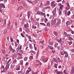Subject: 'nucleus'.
<instances>
[{
  "label": "nucleus",
  "instance_id": "nucleus-14",
  "mask_svg": "<svg viewBox=\"0 0 74 74\" xmlns=\"http://www.w3.org/2000/svg\"><path fill=\"white\" fill-rule=\"evenodd\" d=\"M57 41L60 43H61V42H62V38H60L59 40H58Z\"/></svg>",
  "mask_w": 74,
  "mask_h": 74
},
{
  "label": "nucleus",
  "instance_id": "nucleus-22",
  "mask_svg": "<svg viewBox=\"0 0 74 74\" xmlns=\"http://www.w3.org/2000/svg\"><path fill=\"white\" fill-rule=\"evenodd\" d=\"M18 55L19 56H21V57H22L23 56V55L22 54H21V53H18Z\"/></svg>",
  "mask_w": 74,
  "mask_h": 74
},
{
  "label": "nucleus",
  "instance_id": "nucleus-56",
  "mask_svg": "<svg viewBox=\"0 0 74 74\" xmlns=\"http://www.w3.org/2000/svg\"><path fill=\"white\" fill-rule=\"evenodd\" d=\"M19 7H20V9H21V10H23V7H22V6H20Z\"/></svg>",
  "mask_w": 74,
  "mask_h": 74
},
{
  "label": "nucleus",
  "instance_id": "nucleus-6",
  "mask_svg": "<svg viewBox=\"0 0 74 74\" xmlns=\"http://www.w3.org/2000/svg\"><path fill=\"white\" fill-rule=\"evenodd\" d=\"M64 53V54H65L66 55L65 56V57H66V58H67L68 57V56L69 55H68V53L66 51H63Z\"/></svg>",
  "mask_w": 74,
  "mask_h": 74
},
{
  "label": "nucleus",
  "instance_id": "nucleus-59",
  "mask_svg": "<svg viewBox=\"0 0 74 74\" xmlns=\"http://www.w3.org/2000/svg\"><path fill=\"white\" fill-rule=\"evenodd\" d=\"M17 62V61L16 60H15L14 61H13V63H16V62Z\"/></svg>",
  "mask_w": 74,
  "mask_h": 74
},
{
  "label": "nucleus",
  "instance_id": "nucleus-37",
  "mask_svg": "<svg viewBox=\"0 0 74 74\" xmlns=\"http://www.w3.org/2000/svg\"><path fill=\"white\" fill-rule=\"evenodd\" d=\"M60 53L61 55H64V53H63V52L62 51H61L60 52Z\"/></svg>",
  "mask_w": 74,
  "mask_h": 74
},
{
  "label": "nucleus",
  "instance_id": "nucleus-35",
  "mask_svg": "<svg viewBox=\"0 0 74 74\" xmlns=\"http://www.w3.org/2000/svg\"><path fill=\"white\" fill-rule=\"evenodd\" d=\"M27 70H28V71H29V72H30V71H32V69H30V68H28Z\"/></svg>",
  "mask_w": 74,
  "mask_h": 74
},
{
  "label": "nucleus",
  "instance_id": "nucleus-39",
  "mask_svg": "<svg viewBox=\"0 0 74 74\" xmlns=\"http://www.w3.org/2000/svg\"><path fill=\"white\" fill-rule=\"evenodd\" d=\"M29 72H30L29 71L27 70L26 71V73H25V74H29Z\"/></svg>",
  "mask_w": 74,
  "mask_h": 74
},
{
  "label": "nucleus",
  "instance_id": "nucleus-31",
  "mask_svg": "<svg viewBox=\"0 0 74 74\" xmlns=\"http://www.w3.org/2000/svg\"><path fill=\"white\" fill-rule=\"evenodd\" d=\"M27 60V57H25L24 58V60L25 61H26Z\"/></svg>",
  "mask_w": 74,
  "mask_h": 74
},
{
  "label": "nucleus",
  "instance_id": "nucleus-4",
  "mask_svg": "<svg viewBox=\"0 0 74 74\" xmlns=\"http://www.w3.org/2000/svg\"><path fill=\"white\" fill-rule=\"evenodd\" d=\"M74 67L73 66L71 69V71L70 74H74Z\"/></svg>",
  "mask_w": 74,
  "mask_h": 74
},
{
  "label": "nucleus",
  "instance_id": "nucleus-32",
  "mask_svg": "<svg viewBox=\"0 0 74 74\" xmlns=\"http://www.w3.org/2000/svg\"><path fill=\"white\" fill-rule=\"evenodd\" d=\"M9 49L10 50V51H12V47H11V46H10L9 47Z\"/></svg>",
  "mask_w": 74,
  "mask_h": 74
},
{
  "label": "nucleus",
  "instance_id": "nucleus-55",
  "mask_svg": "<svg viewBox=\"0 0 74 74\" xmlns=\"http://www.w3.org/2000/svg\"><path fill=\"white\" fill-rule=\"evenodd\" d=\"M44 30L45 31H47V27H45L44 28Z\"/></svg>",
  "mask_w": 74,
  "mask_h": 74
},
{
  "label": "nucleus",
  "instance_id": "nucleus-63",
  "mask_svg": "<svg viewBox=\"0 0 74 74\" xmlns=\"http://www.w3.org/2000/svg\"><path fill=\"white\" fill-rule=\"evenodd\" d=\"M71 52H73V53H74V49H72L71 50Z\"/></svg>",
  "mask_w": 74,
  "mask_h": 74
},
{
  "label": "nucleus",
  "instance_id": "nucleus-8",
  "mask_svg": "<svg viewBox=\"0 0 74 74\" xmlns=\"http://www.w3.org/2000/svg\"><path fill=\"white\" fill-rule=\"evenodd\" d=\"M29 27V24H28V23H27L26 24H25L24 25V28H27Z\"/></svg>",
  "mask_w": 74,
  "mask_h": 74
},
{
  "label": "nucleus",
  "instance_id": "nucleus-57",
  "mask_svg": "<svg viewBox=\"0 0 74 74\" xmlns=\"http://www.w3.org/2000/svg\"><path fill=\"white\" fill-rule=\"evenodd\" d=\"M52 18H53V16L51 15L49 17V19H52Z\"/></svg>",
  "mask_w": 74,
  "mask_h": 74
},
{
  "label": "nucleus",
  "instance_id": "nucleus-47",
  "mask_svg": "<svg viewBox=\"0 0 74 74\" xmlns=\"http://www.w3.org/2000/svg\"><path fill=\"white\" fill-rule=\"evenodd\" d=\"M1 73H5L6 72V70H4L3 71H1Z\"/></svg>",
  "mask_w": 74,
  "mask_h": 74
},
{
  "label": "nucleus",
  "instance_id": "nucleus-15",
  "mask_svg": "<svg viewBox=\"0 0 74 74\" xmlns=\"http://www.w3.org/2000/svg\"><path fill=\"white\" fill-rule=\"evenodd\" d=\"M29 48L30 49H33V46H32V45H29Z\"/></svg>",
  "mask_w": 74,
  "mask_h": 74
},
{
  "label": "nucleus",
  "instance_id": "nucleus-17",
  "mask_svg": "<svg viewBox=\"0 0 74 74\" xmlns=\"http://www.w3.org/2000/svg\"><path fill=\"white\" fill-rule=\"evenodd\" d=\"M7 64V65H6V66L5 69L6 70H8V68H9V66H8V64Z\"/></svg>",
  "mask_w": 74,
  "mask_h": 74
},
{
  "label": "nucleus",
  "instance_id": "nucleus-58",
  "mask_svg": "<svg viewBox=\"0 0 74 74\" xmlns=\"http://www.w3.org/2000/svg\"><path fill=\"white\" fill-rule=\"evenodd\" d=\"M41 14L42 15H45V13H43L42 12V14Z\"/></svg>",
  "mask_w": 74,
  "mask_h": 74
},
{
  "label": "nucleus",
  "instance_id": "nucleus-26",
  "mask_svg": "<svg viewBox=\"0 0 74 74\" xmlns=\"http://www.w3.org/2000/svg\"><path fill=\"white\" fill-rule=\"evenodd\" d=\"M53 60H54L55 62H56V63H58V60H56V59L53 58Z\"/></svg>",
  "mask_w": 74,
  "mask_h": 74
},
{
  "label": "nucleus",
  "instance_id": "nucleus-21",
  "mask_svg": "<svg viewBox=\"0 0 74 74\" xmlns=\"http://www.w3.org/2000/svg\"><path fill=\"white\" fill-rule=\"evenodd\" d=\"M48 47H49V48L50 49H53V47L52 46H50L49 45H48Z\"/></svg>",
  "mask_w": 74,
  "mask_h": 74
},
{
  "label": "nucleus",
  "instance_id": "nucleus-40",
  "mask_svg": "<svg viewBox=\"0 0 74 74\" xmlns=\"http://www.w3.org/2000/svg\"><path fill=\"white\" fill-rule=\"evenodd\" d=\"M43 21H44V18H42L40 20V22H43Z\"/></svg>",
  "mask_w": 74,
  "mask_h": 74
},
{
  "label": "nucleus",
  "instance_id": "nucleus-62",
  "mask_svg": "<svg viewBox=\"0 0 74 74\" xmlns=\"http://www.w3.org/2000/svg\"><path fill=\"white\" fill-rule=\"evenodd\" d=\"M49 45H53V42L49 43Z\"/></svg>",
  "mask_w": 74,
  "mask_h": 74
},
{
  "label": "nucleus",
  "instance_id": "nucleus-10",
  "mask_svg": "<svg viewBox=\"0 0 74 74\" xmlns=\"http://www.w3.org/2000/svg\"><path fill=\"white\" fill-rule=\"evenodd\" d=\"M66 24L67 26H68V25H70L71 24V23L70 22V21H68L66 22Z\"/></svg>",
  "mask_w": 74,
  "mask_h": 74
},
{
  "label": "nucleus",
  "instance_id": "nucleus-7",
  "mask_svg": "<svg viewBox=\"0 0 74 74\" xmlns=\"http://www.w3.org/2000/svg\"><path fill=\"white\" fill-rule=\"evenodd\" d=\"M48 58H45L43 59V60L45 63H46V62H47V61H48Z\"/></svg>",
  "mask_w": 74,
  "mask_h": 74
},
{
  "label": "nucleus",
  "instance_id": "nucleus-43",
  "mask_svg": "<svg viewBox=\"0 0 74 74\" xmlns=\"http://www.w3.org/2000/svg\"><path fill=\"white\" fill-rule=\"evenodd\" d=\"M31 19L32 21H33V22H35V21H34V19L33 18H31Z\"/></svg>",
  "mask_w": 74,
  "mask_h": 74
},
{
  "label": "nucleus",
  "instance_id": "nucleus-49",
  "mask_svg": "<svg viewBox=\"0 0 74 74\" xmlns=\"http://www.w3.org/2000/svg\"><path fill=\"white\" fill-rule=\"evenodd\" d=\"M44 40H42V41H40V42L41 43H44Z\"/></svg>",
  "mask_w": 74,
  "mask_h": 74
},
{
  "label": "nucleus",
  "instance_id": "nucleus-64",
  "mask_svg": "<svg viewBox=\"0 0 74 74\" xmlns=\"http://www.w3.org/2000/svg\"><path fill=\"white\" fill-rule=\"evenodd\" d=\"M8 74H14L13 73H12L11 72H10L8 73Z\"/></svg>",
  "mask_w": 74,
  "mask_h": 74
},
{
  "label": "nucleus",
  "instance_id": "nucleus-19",
  "mask_svg": "<svg viewBox=\"0 0 74 74\" xmlns=\"http://www.w3.org/2000/svg\"><path fill=\"white\" fill-rule=\"evenodd\" d=\"M50 4V2L49 1H48L46 5H49Z\"/></svg>",
  "mask_w": 74,
  "mask_h": 74
},
{
  "label": "nucleus",
  "instance_id": "nucleus-48",
  "mask_svg": "<svg viewBox=\"0 0 74 74\" xmlns=\"http://www.w3.org/2000/svg\"><path fill=\"white\" fill-rule=\"evenodd\" d=\"M48 21V19L46 18H45V22H47Z\"/></svg>",
  "mask_w": 74,
  "mask_h": 74
},
{
  "label": "nucleus",
  "instance_id": "nucleus-20",
  "mask_svg": "<svg viewBox=\"0 0 74 74\" xmlns=\"http://www.w3.org/2000/svg\"><path fill=\"white\" fill-rule=\"evenodd\" d=\"M58 65V64H55L54 65V67H55L56 69H57V66Z\"/></svg>",
  "mask_w": 74,
  "mask_h": 74
},
{
  "label": "nucleus",
  "instance_id": "nucleus-5",
  "mask_svg": "<svg viewBox=\"0 0 74 74\" xmlns=\"http://www.w3.org/2000/svg\"><path fill=\"white\" fill-rule=\"evenodd\" d=\"M54 3H55V1H53L51 3V5L54 7L56 6V4H54Z\"/></svg>",
  "mask_w": 74,
  "mask_h": 74
},
{
  "label": "nucleus",
  "instance_id": "nucleus-29",
  "mask_svg": "<svg viewBox=\"0 0 74 74\" xmlns=\"http://www.w3.org/2000/svg\"><path fill=\"white\" fill-rule=\"evenodd\" d=\"M33 59V57L32 56H30V57H29V59L30 60L31 59Z\"/></svg>",
  "mask_w": 74,
  "mask_h": 74
},
{
  "label": "nucleus",
  "instance_id": "nucleus-11",
  "mask_svg": "<svg viewBox=\"0 0 74 74\" xmlns=\"http://www.w3.org/2000/svg\"><path fill=\"white\" fill-rule=\"evenodd\" d=\"M53 34L55 35V36H57L58 34V32H55V31L54 32Z\"/></svg>",
  "mask_w": 74,
  "mask_h": 74
},
{
  "label": "nucleus",
  "instance_id": "nucleus-9",
  "mask_svg": "<svg viewBox=\"0 0 74 74\" xmlns=\"http://www.w3.org/2000/svg\"><path fill=\"white\" fill-rule=\"evenodd\" d=\"M19 53H21V54H25V53L23 52V51L22 50H20L19 51Z\"/></svg>",
  "mask_w": 74,
  "mask_h": 74
},
{
  "label": "nucleus",
  "instance_id": "nucleus-45",
  "mask_svg": "<svg viewBox=\"0 0 74 74\" xmlns=\"http://www.w3.org/2000/svg\"><path fill=\"white\" fill-rule=\"evenodd\" d=\"M6 33H7V30H6V29H5L4 31V34H5Z\"/></svg>",
  "mask_w": 74,
  "mask_h": 74
},
{
  "label": "nucleus",
  "instance_id": "nucleus-52",
  "mask_svg": "<svg viewBox=\"0 0 74 74\" xmlns=\"http://www.w3.org/2000/svg\"><path fill=\"white\" fill-rule=\"evenodd\" d=\"M72 43H73V42H70L69 43V45H71Z\"/></svg>",
  "mask_w": 74,
  "mask_h": 74
},
{
  "label": "nucleus",
  "instance_id": "nucleus-28",
  "mask_svg": "<svg viewBox=\"0 0 74 74\" xmlns=\"http://www.w3.org/2000/svg\"><path fill=\"white\" fill-rule=\"evenodd\" d=\"M22 4L23 5V6H26V4H25V2H23L22 3Z\"/></svg>",
  "mask_w": 74,
  "mask_h": 74
},
{
  "label": "nucleus",
  "instance_id": "nucleus-44",
  "mask_svg": "<svg viewBox=\"0 0 74 74\" xmlns=\"http://www.w3.org/2000/svg\"><path fill=\"white\" fill-rule=\"evenodd\" d=\"M57 74H62V73H61V72H60L57 71Z\"/></svg>",
  "mask_w": 74,
  "mask_h": 74
},
{
  "label": "nucleus",
  "instance_id": "nucleus-1",
  "mask_svg": "<svg viewBox=\"0 0 74 74\" xmlns=\"http://www.w3.org/2000/svg\"><path fill=\"white\" fill-rule=\"evenodd\" d=\"M53 18L52 19V21H51V26H55V25L56 23V20H53Z\"/></svg>",
  "mask_w": 74,
  "mask_h": 74
},
{
  "label": "nucleus",
  "instance_id": "nucleus-25",
  "mask_svg": "<svg viewBox=\"0 0 74 74\" xmlns=\"http://www.w3.org/2000/svg\"><path fill=\"white\" fill-rule=\"evenodd\" d=\"M56 24H56L58 26H59V25L60 24V22H58Z\"/></svg>",
  "mask_w": 74,
  "mask_h": 74
},
{
  "label": "nucleus",
  "instance_id": "nucleus-24",
  "mask_svg": "<svg viewBox=\"0 0 74 74\" xmlns=\"http://www.w3.org/2000/svg\"><path fill=\"white\" fill-rule=\"evenodd\" d=\"M47 26H49V27H50V25H51V24L49 22L47 23Z\"/></svg>",
  "mask_w": 74,
  "mask_h": 74
},
{
  "label": "nucleus",
  "instance_id": "nucleus-42",
  "mask_svg": "<svg viewBox=\"0 0 74 74\" xmlns=\"http://www.w3.org/2000/svg\"><path fill=\"white\" fill-rule=\"evenodd\" d=\"M4 23L3 25H5V24H6V20H4Z\"/></svg>",
  "mask_w": 74,
  "mask_h": 74
},
{
  "label": "nucleus",
  "instance_id": "nucleus-27",
  "mask_svg": "<svg viewBox=\"0 0 74 74\" xmlns=\"http://www.w3.org/2000/svg\"><path fill=\"white\" fill-rule=\"evenodd\" d=\"M59 14L60 15H62V11H59Z\"/></svg>",
  "mask_w": 74,
  "mask_h": 74
},
{
  "label": "nucleus",
  "instance_id": "nucleus-61",
  "mask_svg": "<svg viewBox=\"0 0 74 74\" xmlns=\"http://www.w3.org/2000/svg\"><path fill=\"white\" fill-rule=\"evenodd\" d=\"M64 13L65 14V15H66V14H67V11L64 10Z\"/></svg>",
  "mask_w": 74,
  "mask_h": 74
},
{
  "label": "nucleus",
  "instance_id": "nucleus-30",
  "mask_svg": "<svg viewBox=\"0 0 74 74\" xmlns=\"http://www.w3.org/2000/svg\"><path fill=\"white\" fill-rule=\"evenodd\" d=\"M37 13L38 14V15H40V14H42V12H38Z\"/></svg>",
  "mask_w": 74,
  "mask_h": 74
},
{
  "label": "nucleus",
  "instance_id": "nucleus-54",
  "mask_svg": "<svg viewBox=\"0 0 74 74\" xmlns=\"http://www.w3.org/2000/svg\"><path fill=\"white\" fill-rule=\"evenodd\" d=\"M42 6V3H40V6L39 7H41Z\"/></svg>",
  "mask_w": 74,
  "mask_h": 74
},
{
  "label": "nucleus",
  "instance_id": "nucleus-13",
  "mask_svg": "<svg viewBox=\"0 0 74 74\" xmlns=\"http://www.w3.org/2000/svg\"><path fill=\"white\" fill-rule=\"evenodd\" d=\"M2 51L3 54H4L5 53V49H2Z\"/></svg>",
  "mask_w": 74,
  "mask_h": 74
},
{
  "label": "nucleus",
  "instance_id": "nucleus-12",
  "mask_svg": "<svg viewBox=\"0 0 74 74\" xmlns=\"http://www.w3.org/2000/svg\"><path fill=\"white\" fill-rule=\"evenodd\" d=\"M66 5L67 6V7L68 8V10H69V9H70V5H69V3L67 2V4H66Z\"/></svg>",
  "mask_w": 74,
  "mask_h": 74
},
{
  "label": "nucleus",
  "instance_id": "nucleus-46",
  "mask_svg": "<svg viewBox=\"0 0 74 74\" xmlns=\"http://www.w3.org/2000/svg\"><path fill=\"white\" fill-rule=\"evenodd\" d=\"M32 74H38V73H37V72H32Z\"/></svg>",
  "mask_w": 74,
  "mask_h": 74
},
{
  "label": "nucleus",
  "instance_id": "nucleus-36",
  "mask_svg": "<svg viewBox=\"0 0 74 74\" xmlns=\"http://www.w3.org/2000/svg\"><path fill=\"white\" fill-rule=\"evenodd\" d=\"M27 1H28V2L29 3H30L31 4H33V2L27 0Z\"/></svg>",
  "mask_w": 74,
  "mask_h": 74
},
{
  "label": "nucleus",
  "instance_id": "nucleus-16",
  "mask_svg": "<svg viewBox=\"0 0 74 74\" xmlns=\"http://www.w3.org/2000/svg\"><path fill=\"white\" fill-rule=\"evenodd\" d=\"M16 70H20V66H18L16 68Z\"/></svg>",
  "mask_w": 74,
  "mask_h": 74
},
{
  "label": "nucleus",
  "instance_id": "nucleus-53",
  "mask_svg": "<svg viewBox=\"0 0 74 74\" xmlns=\"http://www.w3.org/2000/svg\"><path fill=\"white\" fill-rule=\"evenodd\" d=\"M21 73H22V71H18V74H21Z\"/></svg>",
  "mask_w": 74,
  "mask_h": 74
},
{
  "label": "nucleus",
  "instance_id": "nucleus-18",
  "mask_svg": "<svg viewBox=\"0 0 74 74\" xmlns=\"http://www.w3.org/2000/svg\"><path fill=\"white\" fill-rule=\"evenodd\" d=\"M52 13L53 14H56V10H54L52 12Z\"/></svg>",
  "mask_w": 74,
  "mask_h": 74
},
{
  "label": "nucleus",
  "instance_id": "nucleus-2",
  "mask_svg": "<svg viewBox=\"0 0 74 74\" xmlns=\"http://www.w3.org/2000/svg\"><path fill=\"white\" fill-rule=\"evenodd\" d=\"M59 5L60 6V9H59V11H62L63 7V5H62V4L60 3L59 4Z\"/></svg>",
  "mask_w": 74,
  "mask_h": 74
},
{
  "label": "nucleus",
  "instance_id": "nucleus-33",
  "mask_svg": "<svg viewBox=\"0 0 74 74\" xmlns=\"http://www.w3.org/2000/svg\"><path fill=\"white\" fill-rule=\"evenodd\" d=\"M14 65H13L12 64V65H11V68L12 69H14Z\"/></svg>",
  "mask_w": 74,
  "mask_h": 74
},
{
  "label": "nucleus",
  "instance_id": "nucleus-60",
  "mask_svg": "<svg viewBox=\"0 0 74 74\" xmlns=\"http://www.w3.org/2000/svg\"><path fill=\"white\" fill-rule=\"evenodd\" d=\"M21 36H22V37H24V35H23V34L21 33Z\"/></svg>",
  "mask_w": 74,
  "mask_h": 74
},
{
  "label": "nucleus",
  "instance_id": "nucleus-34",
  "mask_svg": "<svg viewBox=\"0 0 74 74\" xmlns=\"http://www.w3.org/2000/svg\"><path fill=\"white\" fill-rule=\"evenodd\" d=\"M27 15H30V11H29L28 12H27Z\"/></svg>",
  "mask_w": 74,
  "mask_h": 74
},
{
  "label": "nucleus",
  "instance_id": "nucleus-41",
  "mask_svg": "<svg viewBox=\"0 0 74 74\" xmlns=\"http://www.w3.org/2000/svg\"><path fill=\"white\" fill-rule=\"evenodd\" d=\"M10 40L11 42H13V39L12 38H10Z\"/></svg>",
  "mask_w": 74,
  "mask_h": 74
},
{
  "label": "nucleus",
  "instance_id": "nucleus-3",
  "mask_svg": "<svg viewBox=\"0 0 74 74\" xmlns=\"http://www.w3.org/2000/svg\"><path fill=\"white\" fill-rule=\"evenodd\" d=\"M0 8H5V7L4 4L3 3H0Z\"/></svg>",
  "mask_w": 74,
  "mask_h": 74
},
{
  "label": "nucleus",
  "instance_id": "nucleus-23",
  "mask_svg": "<svg viewBox=\"0 0 74 74\" xmlns=\"http://www.w3.org/2000/svg\"><path fill=\"white\" fill-rule=\"evenodd\" d=\"M69 40H70L71 41V40H73V39L71 37H69Z\"/></svg>",
  "mask_w": 74,
  "mask_h": 74
},
{
  "label": "nucleus",
  "instance_id": "nucleus-51",
  "mask_svg": "<svg viewBox=\"0 0 74 74\" xmlns=\"http://www.w3.org/2000/svg\"><path fill=\"white\" fill-rule=\"evenodd\" d=\"M58 44V43H55L54 45L55 47H57Z\"/></svg>",
  "mask_w": 74,
  "mask_h": 74
},
{
  "label": "nucleus",
  "instance_id": "nucleus-38",
  "mask_svg": "<svg viewBox=\"0 0 74 74\" xmlns=\"http://www.w3.org/2000/svg\"><path fill=\"white\" fill-rule=\"evenodd\" d=\"M71 13V12H70V11H69L68 12V16H69L70 15V14Z\"/></svg>",
  "mask_w": 74,
  "mask_h": 74
},
{
  "label": "nucleus",
  "instance_id": "nucleus-50",
  "mask_svg": "<svg viewBox=\"0 0 74 74\" xmlns=\"http://www.w3.org/2000/svg\"><path fill=\"white\" fill-rule=\"evenodd\" d=\"M66 37H70V34H68L66 35Z\"/></svg>",
  "mask_w": 74,
  "mask_h": 74
}]
</instances>
